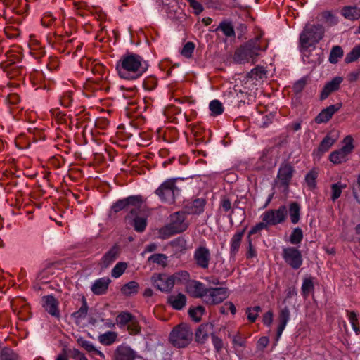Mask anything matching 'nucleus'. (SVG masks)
Instances as JSON below:
<instances>
[{
    "mask_svg": "<svg viewBox=\"0 0 360 360\" xmlns=\"http://www.w3.org/2000/svg\"><path fill=\"white\" fill-rule=\"evenodd\" d=\"M148 69V64L141 56L136 53L123 55L117 61L116 70L119 76L124 79L139 78Z\"/></svg>",
    "mask_w": 360,
    "mask_h": 360,
    "instance_id": "f257e3e1",
    "label": "nucleus"
},
{
    "mask_svg": "<svg viewBox=\"0 0 360 360\" xmlns=\"http://www.w3.org/2000/svg\"><path fill=\"white\" fill-rule=\"evenodd\" d=\"M267 43H262V35H258L241 44L234 52L233 60L238 64L255 63L261 51H265Z\"/></svg>",
    "mask_w": 360,
    "mask_h": 360,
    "instance_id": "f03ea898",
    "label": "nucleus"
},
{
    "mask_svg": "<svg viewBox=\"0 0 360 360\" xmlns=\"http://www.w3.org/2000/svg\"><path fill=\"white\" fill-rule=\"evenodd\" d=\"M143 202V197L141 195H130L127 198L120 199L112 205L110 213H117L122 210L130 208L129 212L124 217L125 221L130 220L134 215L139 214Z\"/></svg>",
    "mask_w": 360,
    "mask_h": 360,
    "instance_id": "7ed1b4c3",
    "label": "nucleus"
},
{
    "mask_svg": "<svg viewBox=\"0 0 360 360\" xmlns=\"http://www.w3.org/2000/svg\"><path fill=\"white\" fill-rule=\"evenodd\" d=\"M188 227V224L186 221V212L179 211L170 215L169 223L160 229L159 233L162 239H167L174 234L185 231Z\"/></svg>",
    "mask_w": 360,
    "mask_h": 360,
    "instance_id": "20e7f679",
    "label": "nucleus"
},
{
    "mask_svg": "<svg viewBox=\"0 0 360 360\" xmlns=\"http://www.w3.org/2000/svg\"><path fill=\"white\" fill-rule=\"evenodd\" d=\"M325 29L323 25H307L300 35V44L302 49L307 50L309 47L319 43L323 37Z\"/></svg>",
    "mask_w": 360,
    "mask_h": 360,
    "instance_id": "39448f33",
    "label": "nucleus"
},
{
    "mask_svg": "<svg viewBox=\"0 0 360 360\" xmlns=\"http://www.w3.org/2000/svg\"><path fill=\"white\" fill-rule=\"evenodd\" d=\"M193 332L190 326L185 323H181L173 328L171 331L169 340L175 347L184 348L192 341Z\"/></svg>",
    "mask_w": 360,
    "mask_h": 360,
    "instance_id": "423d86ee",
    "label": "nucleus"
},
{
    "mask_svg": "<svg viewBox=\"0 0 360 360\" xmlns=\"http://www.w3.org/2000/svg\"><path fill=\"white\" fill-rule=\"evenodd\" d=\"M176 179H169L165 181L155 191V194L162 202L172 204L180 190L176 185Z\"/></svg>",
    "mask_w": 360,
    "mask_h": 360,
    "instance_id": "0eeeda50",
    "label": "nucleus"
},
{
    "mask_svg": "<svg viewBox=\"0 0 360 360\" xmlns=\"http://www.w3.org/2000/svg\"><path fill=\"white\" fill-rule=\"evenodd\" d=\"M281 256L285 264L294 270L300 269L303 264L302 252L295 247L283 248Z\"/></svg>",
    "mask_w": 360,
    "mask_h": 360,
    "instance_id": "6e6552de",
    "label": "nucleus"
},
{
    "mask_svg": "<svg viewBox=\"0 0 360 360\" xmlns=\"http://www.w3.org/2000/svg\"><path fill=\"white\" fill-rule=\"evenodd\" d=\"M293 166L288 161L282 162L277 174V184L280 188H283L285 192L289 190L290 183L295 173Z\"/></svg>",
    "mask_w": 360,
    "mask_h": 360,
    "instance_id": "1a4fd4ad",
    "label": "nucleus"
},
{
    "mask_svg": "<svg viewBox=\"0 0 360 360\" xmlns=\"http://www.w3.org/2000/svg\"><path fill=\"white\" fill-rule=\"evenodd\" d=\"M353 141L352 136H347L343 140L345 145L340 149L332 152L329 156V160L334 164H341L346 162L347 156L354 148Z\"/></svg>",
    "mask_w": 360,
    "mask_h": 360,
    "instance_id": "9d476101",
    "label": "nucleus"
},
{
    "mask_svg": "<svg viewBox=\"0 0 360 360\" xmlns=\"http://www.w3.org/2000/svg\"><path fill=\"white\" fill-rule=\"evenodd\" d=\"M262 217V221H265L267 226L282 224L287 217V208L285 205H282L276 210L271 209L264 212Z\"/></svg>",
    "mask_w": 360,
    "mask_h": 360,
    "instance_id": "9b49d317",
    "label": "nucleus"
},
{
    "mask_svg": "<svg viewBox=\"0 0 360 360\" xmlns=\"http://www.w3.org/2000/svg\"><path fill=\"white\" fill-rule=\"evenodd\" d=\"M229 295V293L226 288H208L203 302L209 305H216L221 303Z\"/></svg>",
    "mask_w": 360,
    "mask_h": 360,
    "instance_id": "f8f14e48",
    "label": "nucleus"
},
{
    "mask_svg": "<svg viewBox=\"0 0 360 360\" xmlns=\"http://www.w3.org/2000/svg\"><path fill=\"white\" fill-rule=\"evenodd\" d=\"M151 282L155 288L164 292H169L174 287V281L170 276L165 274H154Z\"/></svg>",
    "mask_w": 360,
    "mask_h": 360,
    "instance_id": "ddd939ff",
    "label": "nucleus"
},
{
    "mask_svg": "<svg viewBox=\"0 0 360 360\" xmlns=\"http://www.w3.org/2000/svg\"><path fill=\"white\" fill-rule=\"evenodd\" d=\"M193 259L197 266L202 269H207L211 259L210 250L202 245L198 247L194 251Z\"/></svg>",
    "mask_w": 360,
    "mask_h": 360,
    "instance_id": "4468645a",
    "label": "nucleus"
},
{
    "mask_svg": "<svg viewBox=\"0 0 360 360\" xmlns=\"http://www.w3.org/2000/svg\"><path fill=\"white\" fill-rule=\"evenodd\" d=\"M214 333V325L212 323L200 324L195 333V340L198 344H204L210 335Z\"/></svg>",
    "mask_w": 360,
    "mask_h": 360,
    "instance_id": "2eb2a0df",
    "label": "nucleus"
},
{
    "mask_svg": "<svg viewBox=\"0 0 360 360\" xmlns=\"http://www.w3.org/2000/svg\"><path fill=\"white\" fill-rule=\"evenodd\" d=\"M42 301L43 307L50 315L57 319L60 317V311L58 309L59 302L53 295H49L44 296Z\"/></svg>",
    "mask_w": 360,
    "mask_h": 360,
    "instance_id": "dca6fc26",
    "label": "nucleus"
},
{
    "mask_svg": "<svg viewBox=\"0 0 360 360\" xmlns=\"http://www.w3.org/2000/svg\"><path fill=\"white\" fill-rule=\"evenodd\" d=\"M341 103L329 105L319 113V115L315 117V122L317 124L328 122L332 118L333 115L341 108Z\"/></svg>",
    "mask_w": 360,
    "mask_h": 360,
    "instance_id": "f3484780",
    "label": "nucleus"
},
{
    "mask_svg": "<svg viewBox=\"0 0 360 360\" xmlns=\"http://www.w3.org/2000/svg\"><path fill=\"white\" fill-rule=\"evenodd\" d=\"M207 288L205 284L198 281H191L186 285L187 292L195 298H201L202 300L205 296Z\"/></svg>",
    "mask_w": 360,
    "mask_h": 360,
    "instance_id": "a211bd4d",
    "label": "nucleus"
},
{
    "mask_svg": "<svg viewBox=\"0 0 360 360\" xmlns=\"http://www.w3.org/2000/svg\"><path fill=\"white\" fill-rule=\"evenodd\" d=\"M342 80V77L337 76L331 81L327 82L321 92L320 100L323 101L326 99L331 93L338 91L340 89Z\"/></svg>",
    "mask_w": 360,
    "mask_h": 360,
    "instance_id": "6ab92c4d",
    "label": "nucleus"
},
{
    "mask_svg": "<svg viewBox=\"0 0 360 360\" xmlns=\"http://www.w3.org/2000/svg\"><path fill=\"white\" fill-rule=\"evenodd\" d=\"M290 310L288 307L283 308L278 315L279 324L276 332V340H278L284 330L288 321L290 320Z\"/></svg>",
    "mask_w": 360,
    "mask_h": 360,
    "instance_id": "aec40b11",
    "label": "nucleus"
},
{
    "mask_svg": "<svg viewBox=\"0 0 360 360\" xmlns=\"http://www.w3.org/2000/svg\"><path fill=\"white\" fill-rule=\"evenodd\" d=\"M110 279L108 278H101L95 281L91 286V291L97 295H104L106 293Z\"/></svg>",
    "mask_w": 360,
    "mask_h": 360,
    "instance_id": "412c9836",
    "label": "nucleus"
},
{
    "mask_svg": "<svg viewBox=\"0 0 360 360\" xmlns=\"http://www.w3.org/2000/svg\"><path fill=\"white\" fill-rule=\"evenodd\" d=\"M119 255V248L117 245L112 246L102 257L101 265L103 268H108L115 261Z\"/></svg>",
    "mask_w": 360,
    "mask_h": 360,
    "instance_id": "4be33fe9",
    "label": "nucleus"
},
{
    "mask_svg": "<svg viewBox=\"0 0 360 360\" xmlns=\"http://www.w3.org/2000/svg\"><path fill=\"white\" fill-rule=\"evenodd\" d=\"M340 13L345 19L354 21L360 18V8L356 6H345L341 8Z\"/></svg>",
    "mask_w": 360,
    "mask_h": 360,
    "instance_id": "5701e85b",
    "label": "nucleus"
},
{
    "mask_svg": "<svg viewBox=\"0 0 360 360\" xmlns=\"http://www.w3.org/2000/svg\"><path fill=\"white\" fill-rule=\"evenodd\" d=\"M245 229L244 228L242 231L236 232L231 238L230 246V255L231 257H234L238 253Z\"/></svg>",
    "mask_w": 360,
    "mask_h": 360,
    "instance_id": "b1692460",
    "label": "nucleus"
},
{
    "mask_svg": "<svg viewBox=\"0 0 360 360\" xmlns=\"http://www.w3.org/2000/svg\"><path fill=\"white\" fill-rule=\"evenodd\" d=\"M135 352L129 347H118L115 352L114 360H134Z\"/></svg>",
    "mask_w": 360,
    "mask_h": 360,
    "instance_id": "393cba45",
    "label": "nucleus"
},
{
    "mask_svg": "<svg viewBox=\"0 0 360 360\" xmlns=\"http://www.w3.org/2000/svg\"><path fill=\"white\" fill-rule=\"evenodd\" d=\"M167 302L176 310L182 309L186 303V297L183 293H178L176 295H172L168 297Z\"/></svg>",
    "mask_w": 360,
    "mask_h": 360,
    "instance_id": "a878e982",
    "label": "nucleus"
},
{
    "mask_svg": "<svg viewBox=\"0 0 360 360\" xmlns=\"http://www.w3.org/2000/svg\"><path fill=\"white\" fill-rule=\"evenodd\" d=\"M77 342L91 356H93L94 355L96 354L101 357L103 359H105V354L100 350L97 349L90 341L86 340L85 339L80 338L77 340Z\"/></svg>",
    "mask_w": 360,
    "mask_h": 360,
    "instance_id": "bb28decb",
    "label": "nucleus"
},
{
    "mask_svg": "<svg viewBox=\"0 0 360 360\" xmlns=\"http://www.w3.org/2000/svg\"><path fill=\"white\" fill-rule=\"evenodd\" d=\"M206 201L203 198H197L194 200L191 205H187L186 207L188 209V213L193 214H200L204 211Z\"/></svg>",
    "mask_w": 360,
    "mask_h": 360,
    "instance_id": "cd10ccee",
    "label": "nucleus"
},
{
    "mask_svg": "<svg viewBox=\"0 0 360 360\" xmlns=\"http://www.w3.org/2000/svg\"><path fill=\"white\" fill-rule=\"evenodd\" d=\"M216 30H220L223 32V34L229 38H235L236 37V32L234 30V27L232 25V22L227 20H223L221 21L218 27H217Z\"/></svg>",
    "mask_w": 360,
    "mask_h": 360,
    "instance_id": "c85d7f7f",
    "label": "nucleus"
},
{
    "mask_svg": "<svg viewBox=\"0 0 360 360\" xmlns=\"http://www.w3.org/2000/svg\"><path fill=\"white\" fill-rule=\"evenodd\" d=\"M139 290V285L136 281H131L122 286L120 291L122 295L129 297L136 295Z\"/></svg>",
    "mask_w": 360,
    "mask_h": 360,
    "instance_id": "c756f323",
    "label": "nucleus"
},
{
    "mask_svg": "<svg viewBox=\"0 0 360 360\" xmlns=\"http://www.w3.org/2000/svg\"><path fill=\"white\" fill-rule=\"evenodd\" d=\"M335 141V139L331 138L329 135H326L321 141L319 148L316 150L317 155L321 156L323 153L327 152L334 144Z\"/></svg>",
    "mask_w": 360,
    "mask_h": 360,
    "instance_id": "7c9ffc66",
    "label": "nucleus"
},
{
    "mask_svg": "<svg viewBox=\"0 0 360 360\" xmlns=\"http://www.w3.org/2000/svg\"><path fill=\"white\" fill-rule=\"evenodd\" d=\"M129 221H132L131 225L134 230L139 233H143L147 226V220L146 218L139 217L138 214L134 215L132 219Z\"/></svg>",
    "mask_w": 360,
    "mask_h": 360,
    "instance_id": "2f4dec72",
    "label": "nucleus"
},
{
    "mask_svg": "<svg viewBox=\"0 0 360 360\" xmlns=\"http://www.w3.org/2000/svg\"><path fill=\"white\" fill-rule=\"evenodd\" d=\"M300 206L298 202H292L289 205V216L292 224L298 223L300 220Z\"/></svg>",
    "mask_w": 360,
    "mask_h": 360,
    "instance_id": "473e14b6",
    "label": "nucleus"
},
{
    "mask_svg": "<svg viewBox=\"0 0 360 360\" xmlns=\"http://www.w3.org/2000/svg\"><path fill=\"white\" fill-rule=\"evenodd\" d=\"M172 281L175 284H184L189 281L190 274L186 271H179L170 276Z\"/></svg>",
    "mask_w": 360,
    "mask_h": 360,
    "instance_id": "72a5a7b5",
    "label": "nucleus"
},
{
    "mask_svg": "<svg viewBox=\"0 0 360 360\" xmlns=\"http://www.w3.org/2000/svg\"><path fill=\"white\" fill-rule=\"evenodd\" d=\"M82 304L80 308L71 314V316L76 320L84 319L88 313L89 307L84 297H82Z\"/></svg>",
    "mask_w": 360,
    "mask_h": 360,
    "instance_id": "f704fd0d",
    "label": "nucleus"
},
{
    "mask_svg": "<svg viewBox=\"0 0 360 360\" xmlns=\"http://www.w3.org/2000/svg\"><path fill=\"white\" fill-rule=\"evenodd\" d=\"M13 310L17 314L18 318L22 321H27L30 318V307L27 304H23L20 308L13 306Z\"/></svg>",
    "mask_w": 360,
    "mask_h": 360,
    "instance_id": "c9c22d12",
    "label": "nucleus"
},
{
    "mask_svg": "<svg viewBox=\"0 0 360 360\" xmlns=\"http://www.w3.org/2000/svg\"><path fill=\"white\" fill-rule=\"evenodd\" d=\"M343 49L340 46H335L332 48L328 60L332 64L338 63L340 58L343 56Z\"/></svg>",
    "mask_w": 360,
    "mask_h": 360,
    "instance_id": "e433bc0d",
    "label": "nucleus"
},
{
    "mask_svg": "<svg viewBox=\"0 0 360 360\" xmlns=\"http://www.w3.org/2000/svg\"><path fill=\"white\" fill-rule=\"evenodd\" d=\"M346 187L347 185L342 184L341 182L333 184L331 185V200L335 202L337 199H338L341 195L342 190Z\"/></svg>",
    "mask_w": 360,
    "mask_h": 360,
    "instance_id": "4c0bfd02",
    "label": "nucleus"
},
{
    "mask_svg": "<svg viewBox=\"0 0 360 360\" xmlns=\"http://www.w3.org/2000/svg\"><path fill=\"white\" fill-rule=\"evenodd\" d=\"M360 58V45L355 46L345 58V63L347 64L356 62Z\"/></svg>",
    "mask_w": 360,
    "mask_h": 360,
    "instance_id": "58836bf2",
    "label": "nucleus"
},
{
    "mask_svg": "<svg viewBox=\"0 0 360 360\" xmlns=\"http://www.w3.org/2000/svg\"><path fill=\"white\" fill-rule=\"evenodd\" d=\"M116 338L117 334L112 331H108L98 337L100 342L104 345H112L116 340Z\"/></svg>",
    "mask_w": 360,
    "mask_h": 360,
    "instance_id": "ea45409f",
    "label": "nucleus"
},
{
    "mask_svg": "<svg viewBox=\"0 0 360 360\" xmlns=\"http://www.w3.org/2000/svg\"><path fill=\"white\" fill-rule=\"evenodd\" d=\"M134 316L128 311L121 312L116 318L117 323L120 327L127 326Z\"/></svg>",
    "mask_w": 360,
    "mask_h": 360,
    "instance_id": "a19ab883",
    "label": "nucleus"
},
{
    "mask_svg": "<svg viewBox=\"0 0 360 360\" xmlns=\"http://www.w3.org/2000/svg\"><path fill=\"white\" fill-rule=\"evenodd\" d=\"M205 312V309L203 306H198L188 310L189 316L195 322L200 321L202 316Z\"/></svg>",
    "mask_w": 360,
    "mask_h": 360,
    "instance_id": "79ce46f5",
    "label": "nucleus"
},
{
    "mask_svg": "<svg viewBox=\"0 0 360 360\" xmlns=\"http://www.w3.org/2000/svg\"><path fill=\"white\" fill-rule=\"evenodd\" d=\"M320 15L321 16L322 20H325L328 23V26L336 25L339 22L338 18L330 11H323L321 13Z\"/></svg>",
    "mask_w": 360,
    "mask_h": 360,
    "instance_id": "37998d69",
    "label": "nucleus"
},
{
    "mask_svg": "<svg viewBox=\"0 0 360 360\" xmlns=\"http://www.w3.org/2000/svg\"><path fill=\"white\" fill-rule=\"evenodd\" d=\"M266 74V70L262 66H257L248 74V77L252 79H262Z\"/></svg>",
    "mask_w": 360,
    "mask_h": 360,
    "instance_id": "c03bdc74",
    "label": "nucleus"
},
{
    "mask_svg": "<svg viewBox=\"0 0 360 360\" xmlns=\"http://www.w3.org/2000/svg\"><path fill=\"white\" fill-rule=\"evenodd\" d=\"M148 262L156 263L162 267H165L167 265V257L165 254L157 253L150 255L148 259Z\"/></svg>",
    "mask_w": 360,
    "mask_h": 360,
    "instance_id": "a18cd8bd",
    "label": "nucleus"
},
{
    "mask_svg": "<svg viewBox=\"0 0 360 360\" xmlns=\"http://www.w3.org/2000/svg\"><path fill=\"white\" fill-rule=\"evenodd\" d=\"M302 230L300 227L295 228L290 236V243L292 245H297L302 242Z\"/></svg>",
    "mask_w": 360,
    "mask_h": 360,
    "instance_id": "49530a36",
    "label": "nucleus"
},
{
    "mask_svg": "<svg viewBox=\"0 0 360 360\" xmlns=\"http://www.w3.org/2000/svg\"><path fill=\"white\" fill-rule=\"evenodd\" d=\"M127 268V264L126 262H120L112 269L111 276L113 278H117L124 274Z\"/></svg>",
    "mask_w": 360,
    "mask_h": 360,
    "instance_id": "de8ad7c7",
    "label": "nucleus"
},
{
    "mask_svg": "<svg viewBox=\"0 0 360 360\" xmlns=\"http://www.w3.org/2000/svg\"><path fill=\"white\" fill-rule=\"evenodd\" d=\"M209 108L213 115H219L224 112L223 105L219 100H212L210 103Z\"/></svg>",
    "mask_w": 360,
    "mask_h": 360,
    "instance_id": "09e8293b",
    "label": "nucleus"
},
{
    "mask_svg": "<svg viewBox=\"0 0 360 360\" xmlns=\"http://www.w3.org/2000/svg\"><path fill=\"white\" fill-rule=\"evenodd\" d=\"M349 321L352 326L353 330L355 331L356 334L360 333V327L358 323V316L355 311H349L348 310L346 311Z\"/></svg>",
    "mask_w": 360,
    "mask_h": 360,
    "instance_id": "8fccbe9b",
    "label": "nucleus"
},
{
    "mask_svg": "<svg viewBox=\"0 0 360 360\" xmlns=\"http://www.w3.org/2000/svg\"><path fill=\"white\" fill-rule=\"evenodd\" d=\"M158 86V79L154 76H150L146 77L143 82V86L146 90L152 91L155 89Z\"/></svg>",
    "mask_w": 360,
    "mask_h": 360,
    "instance_id": "3c124183",
    "label": "nucleus"
},
{
    "mask_svg": "<svg viewBox=\"0 0 360 360\" xmlns=\"http://www.w3.org/2000/svg\"><path fill=\"white\" fill-rule=\"evenodd\" d=\"M18 355L10 348L5 347L1 350V360H18Z\"/></svg>",
    "mask_w": 360,
    "mask_h": 360,
    "instance_id": "603ef678",
    "label": "nucleus"
},
{
    "mask_svg": "<svg viewBox=\"0 0 360 360\" xmlns=\"http://www.w3.org/2000/svg\"><path fill=\"white\" fill-rule=\"evenodd\" d=\"M314 286L313 281L311 278H304L302 285V292L304 296H307L309 293L314 290Z\"/></svg>",
    "mask_w": 360,
    "mask_h": 360,
    "instance_id": "864d4df0",
    "label": "nucleus"
},
{
    "mask_svg": "<svg viewBox=\"0 0 360 360\" xmlns=\"http://www.w3.org/2000/svg\"><path fill=\"white\" fill-rule=\"evenodd\" d=\"M127 329L129 333L132 335H137L141 332V326L135 317H134L132 321L127 326Z\"/></svg>",
    "mask_w": 360,
    "mask_h": 360,
    "instance_id": "5fc2aeb1",
    "label": "nucleus"
},
{
    "mask_svg": "<svg viewBox=\"0 0 360 360\" xmlns=\"http://www.w3.org/2000/svg\"><path fill=\"white\" fill-rule=\"evenodd\" d=\"M195 49V44L193 42L188 41L186 43L181 49V54L186 58H190L193 56Z\"/></svg>",
    "mask_w": 360,
    "mask_h": 360,
    "instance_id": "6e6d98bb",
    "label": "nucleus"
},
{
    "mask_svg": "<svg viewBox=\"0 0 360 360\" xmlns=\"http://www.w3.org/2000/svg\"><path fill=\"white\" fill-rule=\"evenodd\" d=\"M232 342L234 346L245 347L246 338L242 336L240 333H237L235 335L233 336Z\"/></svg>",
    "mask_w": 360,
    "mask_h": 360,
    "instance_id": "4d7b16f0",
    "label": "nucleus"
},
{
    "mask_svg": "<svg viewBox=\"0 0 360 360\" xmlns=\"http://www.w3.org/2000/svg\"><path fill=\"white\" fill-rule=\"evenodd\" d=\"M317 178V173L311 171L307 174L305 176V181L310 188H314L316 187V179Z\"/></svg>",
    "mask_w": 360,
    "mask_h": 360,
    "instance_id": "13d9d810",
    "label": "nucleus"
},
{
    "mask_svg": "<svg viewBox=\"0 0 360 360\" xmlns=\"http://www.w3.org/2000/svg\"><path fill=\"white\" fill-rule=\"evenodd\" d=\"M172 2L173 3V6L171 8H167L166 13L170 18H175L178 13H181V8L179 6V2L177 0L175 1L172 0Z\"/></svg>",
    "mask_w": 360,
    "mask_h": 360,
    "instance_id": "bf43d9fd",
    "label": "nucleus"
},
{
    "mask_svg": "<svg viewBox=\"0 0 360 360\" xmlns=\"http://www.w3.org/2000/svg\"><path fill=\"white\" fill-rule=\"evenodd\" d=\"M307 84V79L302 77L297 80L292 86L293 91L295 94H298L302 91Z\"/></svg>",
    "mask_w": 360,
    "mask_h": 360,
    "instance_id": "052dcab7",
    "label": "nucleus"
},
{
    "mask_svg": "<svg viewBox=\"0 0 360 360\" xmlns=\"http://www.w3.org/2000/svg\"><path fill=\"white\" fill-rule=\"evenodd\" d=\"M72 101V93L67 91L60 98V103L61 105L68 108L70 106Z\"/></svg>",
    "mask_w": 360,
    "mask_h": 360,
    "instance_id": "680f3d73",
    "label": "nucleus"
},
{
    "mask_svg": "<svg viewBox=\"0 0 360 360\" xmlns=\"http://www.w3.org/2000/svg\"><path fill=\"white\" fill-rule=\"evenodd\" d=\"M212 342L214 345L215 352L217 353H220L221 349L224 347V343L222 340L218 336L215 335L214 333L212 335Z\"/></svg>",
    "mask_w": 360,
    "mask_h": 360,
    "instance_id": "e2e57ef3",
    "label": "nucleus"
},
{
    "mask_svg": "<svg viewBox=\"0 0 360 360\" xmlns=\"http://www.w3.org/2000/svg\"><path fill=\"white\" fill-rule=\"evenodd\" d=\"M267 227L268 226L265 223V221H262L261 222H259L250 229L248 237L250 238L251 235L256 234L262 229H267Z\"/></svg>",
    "mask_w": 360,
    "mask_h": 360,
    "instance_id": "0e129e2a",
    "label": "nucleus"
},
{
    "mask_svg": "<svg viewBox=\"0 0 360 360\" xmlns=\"http://www.w3.org/2000/svg\"><path fill=\"white\" fill-rule=\"evenodd\" d=\"M70 357L74 359L75 360H88L87 358L85 356L84 354L81 352L77 349H72L69 351Z\"/></svg>",
    "mask_w": 360,
    "mask_h": 360,
    "instance_id": "69168bd1",
    "label": "nucleus"
},
{
    "mask_svg": "<svg viewBox=\"0 0 360 360\" xmlns=\"http://www.w3.org/2000/svg\"><path fill=\"white\" fill-rule=\"evenodd\" d=\"M192 133L197 141L202 142V138L201 137L202 129L198 125H191Z\"/></svg>",
    "mask_w": 360,
    "mask_h": 360,
    "instance_id": "338daca9",
    "label": "nucleus"
},
{
    "mask_svg": "<svg viewBox=\"0 0 360 360\" xmlns=\"http://www.w3.org/2000/svg\"><path fill=\"white\" fill-rule=\"evenodd\" d=\"M190 6L194 10L196 15H199L203 11V7L200 3L196 0H191L189 2Z\"/></svg>",
    "mask_w": 360,
    "mask_h": 360,
    "instance_id": "774afa93",
    "label": "nucleus"
}]
</instances>
